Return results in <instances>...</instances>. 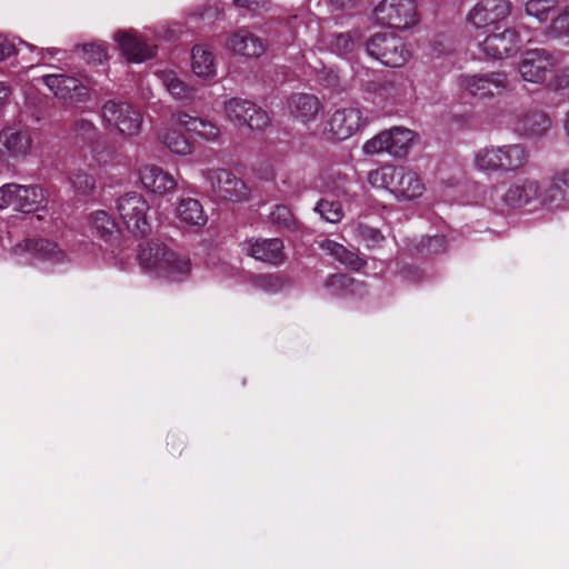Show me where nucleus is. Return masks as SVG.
<instances>
[{
    "mask_svg": "<svg viewBox=\"0 0 569 569\" xmlns=\"http://www.w3.org/2000/svg\"><path fill=\"white\" fill-rule=\"evenodd\" d=\"M562 198L563 193L558 183L541 184L539 181L530 178L515 181L502 196L507 207H529L531 211L550 209L553 206H558Z\"/></svg>",
    "mask_w": 569,
    "mask_h": 569,
    "instance_id": "obj_1",
    "label": "nucleus"
},
{
    "mask_svg": "<svg viewBox=\"0 0 569 569\" xmlns=\"http://www.w3.org/2000/svg\"><path fill=\"white\" fill-rule=\"evenodd\" d=\"M139 261L143 269L170 281H182L190 273L189 259L178 256L166 244L159 242L142 244Z\"/></svg>",
    "mask_w": 569,
    "mask_h": 569,
    "instance_id": "obj_2",
    "label": "nucleus"
},
{
    "mask_svg": "<svg viewBox=\"0 0 569 569\" xmlns=\"http://www.w3.org/2000/svg\"><path fill=\"white\" fill-rule=\"evenodd\" d=\"M367 179L373 188L387 189L406 200L419 198L426 190L419 174L403 166H383L369 171Z\"/></svg>",
    "mask_w": 569,
    "mask_h": 569,
    "instance_id": "obj_3",
    "label": "nucleus"
},
{
    "mask_svg": "<svg viewBox=\"0 0 569 569\" xmlns=\"http://www.w3.org/2000/svg\"><path fill=\"white\" fill-rule=\"evenodd\" d=\"M366 51L389 68H401L412 58L410 46L395 33L380 32L371 36L366 43Z\"/></svg>",
    "mask_w": 569,
    "mask_h": 569,
    "instance_id": "obj_4",
    "label": "nucleus"
},
{
    "mask_svg": "<svg viewBox=\"0 0 569 569\" xmlns=\"http://www.w3.org/2000/svg\"><path fill=\"white\" fill-rule=\"evenodd\" d=\"M416 139L415 131L405 127H393L367 140L362 151L369 156L385 152L393 158L402 159L408 156Z\"/></svg>",
    "mask_w": 569,
    "mask_h": 569,
    "instance_id": "obj_5",
    "label": "nucleus"
},
{
    "mask_svg": "<svg viewBox=\"0 0 569 569\" xmlns=\"http://www.w3.org/2000/svg\"><path fill=\"white\" fill-rule=\"evenodd\" d=\"M376 20L389 28L409 30L420 22L417 0H382L375 8Z\"/></svg>",
    "mask_w": 569,
    "mask_h": 569,
    "instance_id": "obj_6",
    "label": "nucleus"
},
{
    "mask_svg": "<svg viewBox=\"0 0 569 569\" xmlns=\"http://www.w3.org/2000/svg\"><path fill=\"white\" fill-rule=\"evenodd\" d=\"M116 208L129 232L143 236L150 231V206L141 193H124L117 200Z\"/></svg>",
    "mask_w": 569,
    "mask_h": 569,
    "instance_id": "obj_7",
    "label": "nucleus"
},
{
    "mask_svg": "<svg viewBox=\"0 0 569 569\" xmlns=\"http://www.w3.org/2000/svg\"><path fill=\"white\" fill-rule=\"evenodd\" d=\"M557 64L556 57L547 49L526 50L519 62L518 73L523 82L543 84Z\"/></svg>",
    "mask_w": 569,
    "mask_h": 569,
    "instance_id": "obj_8",
    "label": "nucleus"
},
{
    "mask_svg": "<svg viewBox=\"0 0 569 569\" xmlns=\"http://www.w3.org/2000/svg\"><path fill=\"white\" fill-rule=\"evenodd\" d=\"M512 10L511 0H478L467 12L466 23L475 30L487 29L508 19Z\"/></svg>",
    "mask_w": 569,
    "mask_h": 569,
    "instance_id": "obj_9",
    "label": "nucleus"
},
{
    "mask_svg": "<svg viewBox=\"0 0 569 569\" xmlns=\"http://www.w3.org/2000/svg\"><path fill=\"white\" fill-rule=\"evenodd\" d=\"M202 177L210 190L221 200L239 202L249 198L250 191L246 183L227 169L204 170Z\"/></svg>",
    "mask_w": 569,
    "mask_h": 569,
    "instance_id": "obj_10",
    "label": "nucleus"
},
{
    "mask_svg": "<svg viewBox=\"0 0 569 569\" xmlns=\"http://www.w3.org/2000/svg\"><path fill=\"white\" fill-rule=\"evenodd\" d=\"M102 118L108 126L129 138L138 136L142 127L141 112L127 102L107 101L102 107Z\"/></svg>",
    "mask_w": 569,
    "mask_h": 569,
    "instance_id": "obj_11",
    "label": "nucleus"
},
{
    "mask_svg": "<svg viewBox=\"0 0 569 569\" xmlns=\"http://www.w3.org/2000/svg\"><path fill=\"white\" fill-rule=\"evenodd\" d=\"M43 201V190L39 186L7 183L0 188V209L12 208L30 213L38 210Z\"/></svg>",
    "mask_w": 569,
    "mask_h": 569,
    "instance_id": "obj_12",
    "label": "nucleus"
},
{
    "mask_svg": "<svg viewBox=\"0 0 569 569\" xmlns=\"http://www.w3.org/2000/svg\"><path fill=\"white\" fill-rule=\"evenodd\" d=\"M365 123L362 111L358 107H339L328 118L322 132L330 140L343 141L357 133Z\"/></svg>",
    "mask_w": 569,
    "mask_h": 569,
    "instance_id": "obj_13",
    "label": "nucleus"
},
{
    "mask_svg": "<svg viewBox=\"0 0 569 569\" xmlns=\"http://www.w3.org/2000/svg\"><path fill=\"white\" fill-rule=\"evenodd\" d=\"M32 147V136L27 129L6 127L0 131V160L4 163L23 161Z\"/></svg>",
    "mask_w": 569,
    "mask_h": 569,
    "instance_id": "obj_14",
    "label": "nucleus"
},
{
    "mask_svg": "<svg viewBox=\"0 0 569 569\" xmlns=\"http://www.w3.org/2000/svg\"><path fill=\"white\" fill-rule=\"evenodd\" d=\"M459 86L472 96L492 97L500 94L508 88L509 79L503 71L462 74L459 78Z\"/></svg>",
    "mask_w": 569,
    "mask_h": 569,
    "instance_id": "obj_15",
    "label": "nucleus"
},
{
    "mask_svg": "<svg viewBox=\"0 0 569 569\" xmlns=\"http://www.w3.org/2000/svg\"><path fill=\"white\" fill-rule=\"evenodd\" d=\"M520 34L515 28L489 33L481 42L479 50L490 60H502L515 54L519 49Z\"/></svg>",
    "mask_w": 569,
    "mask_h": 569,
    "instance_id": "obj_16",
    "label": "nucleus"
},
{
    "mask_svg": "<svg viewBox=\"0 0 569 569\" xmlns=\"http://www.w3.org/2000/svg\"><path fill=\"white\" fill-rule=\"evenodd\" d=\"M42 81L54 97L66 102L74 104L89 99V89L78 78L70 74H46L42 77Z\"/></svg>",
    "mask_w": 569,
    "mask_h": 569,
    "instance_id": "obj_17",
    "label": "nucleus"
},
{
    "mask_svg": "<svg viewBox=\"0 0 569 569\" xmlns=\"http://www.w3.org/2000/svg\"><path fill=\"white\" fill-rule=\"evenodd\" d=\"M113 40L129 61L140 63L156 56V46L149 44L134 29L117 30Z\"/></svg>",
    "mask_w": 569,
    "mask_h": 569,
    "instance_id": "obj_18",
    "label": "nucleus"
},
{
    "mask_svg": "<svg viewBox=\"0 0 569 569\" xmlns=\"http://www.w3.org/2000/svg\"><path fill=\"white\" fill-rule=\"evenodd\" d=\"M226 49L243 58H260L266 53L268 42L247 29H239L228 37Z\"/></svg>",
    "mask_w": 569,
    "mask_h": 569,
    "instance_id": "obj_19",
    "label": "nucleus"
},
{
    "mask_svg": "<svg viewBox=\"0 0 569 569\" xmlns=\"http://www.w3.org/2000/svg\"><path fill=\"white\" fill-rule=\"evenodd\" d=\"M139 178L142 186L156 194L170 193L177 188V180L169 172L152 163L141 166Z\"/></svg>",
    "mask_w": 569,
    "mask_h": 569,
    "instance_id": "obj_20",
    "label": "nucleus"
},
{
    "mask_svg": "<svg viewBox=\"0 0 569 569\" xmlns=\"http://www.w3.org/2000/svg\"><path fill=\"white\" fill-rule=\"evenodd\" d=\"M290 114L302 126L310 129L311 124L317 120L322 108L320 100L309 93L293 94L288 102Z\"/></svg>",
    "mask_w": 569,
    "mask_h": 569,
    "instance_id": "obj_21",
    "label": "nucleus"
},
{
    "mask_svg": "<svg viewBox=\"0 0 569 569\" xmlns=\"http://www.w3.org/2000/svg\"><path fill=\"white\" fill-rule=\"evenodd\" d=\"M13 252L18 256L30 254L37 259L56 263L64 260L63 251L54 242L44 239H29L22 243H17Z\"/></svg>",
    "mask_w": 569,
    "mask_h": 569,
    "instance_id": "obj_22",
    "label": "nucleus"
},
{
    "mask_svg": "<svg viewBox=\"0 0 569 569\" xmlns=\"http://www.w3.org/2000/svg\"><path fill=\"white\" fill-rule=\"evenodd\" d=\"M247 251L254 259L272 264L280 263L284 258L283 242L279 238L249 241Z\"/></svg>",
    "mask_w": 569,
    "mask_h": 569,
    "instance_id": "obj_23",
    "label": "nucleus"
},
{
    "mask_svg": "<svg viewBox=\"0 0 569 569\" xmlns=\"http://www.w3.org/2000/svg\"><path fill=\"white\" fill-rule=\"evenodd\" d=\"M191 70L193 74L202 80L216 78L217 60L213 52L203 44H196L191 50Z\"/></svg>",
    "mask_w": 569,
    "mask_h": 569,
    "instance_id": "obj_24",
    "label": "nucleus"
},
{
    "mask_svg": "<svg viewBox=\"0 0 569 569\" xmlns=\"http://www.w3.org/2000/svg\"><path fill=\"white\" fill-rule=\"evenodd\" d=\"M530 151L522 143L500 144L501 172H517L529 162Z\"/></svg>",
    "mask_w": 569,
    "mask_h": 569,
    "instance_id": "obj_25",
    "label": "nucleus"
},
{
    "mask_svg": "<svg viewBox=\"0 0 569 569\" xmlns=\"http://www.w3.org/2000/svg\"><path fill=\"white\" fill-rule=\"evenodd\" d=\"M156 76L174 99L190 101L194 98V88L182 81L173 69L168 67L159 68L156 71Z\"/></svg>",
    "mask_w": 569,
    "mask_h": 569,
    "instance_id": "obj_26",
    "label": "nucleus"
},
{
    "mask_svg": "<svg viewBox=\"0 0 569 569\" xmlns=\"http://www.w3.org/2000/svg\"><path fill=\"white\" fill-rule=\"evenodd\" d=\"M550 126L551 122L547 114L539 111H530L518 120L517 130L525 137L538 138L546 134Z\"/></svg>",
    "mask_w": 569,
    "mask_h": 569,
    "instance_id": "obj_27",
    "label": "nucleus"
},
{
    "mask_svg": "<svg viewBox=\"0 0 569 569\" xmlns=\"http://www.w3.org/2000/svg\"><path fill=\"white\" fill-rule=\"evenodd\" d=\"M472 166L485 173L501 172L500 144H487L477 149L472 156Z\"/></svg>",
    "mask_w": 569,
    "mask_h": 569,
    "instance_id": "obj_28",
    "label": "nucleus"
},
{
    "mask_svg": "<svg viewBox=\"0 0 569 569\" xmlns=\"http://www.w3.org/2000/svg\"><path fill=\"white\" fill-rule=\"evenodd\" d=\"M90 229L93 234L106 242H112L119 238V228L114 219L104 210H98L90 214Z\"/></svg>",
    "mask_w": 569,
    "mask_h": 569,
    "instance_id": "obj_29",
    "label": "nucleus"
},
{
    "mask_svg": "<svg viewBox=\"0 0 569 569\" xmlns=\"http://www.w3.org/2000/svg\"><path fill=\"white\" fill-rule=\"evenodd\" d=\"M176 212L180 222L187 226L202 227L208 220L202 204L192 198L181 199Z\"/></svg>",
    "mask_w": 569,
    "mask_h": 569,
    "instance_id": "obj_30",
    "label": "nucleus"
},
{
    "mask_svg": "<svg viewBox=\"0 0 569 569\" xmlns=\"http://www.w3.org/2000/svg\"><path fill=\"white\" fill-rule=\"evenodd\" d=\"M319 246L322 250L327 251L335 259L351 270H360L366 264L363 258L359 257L356 252L349 251L342 244L333 240L325 239L319 243Z\"/></svg>",
    "mask_w": 569,
    "mask_h": 569,
    "instance_id": "obj_31",
    "label": "nucleus"
},
{
    "mask_svg": "<svg viewBox=\"0 0 569 569\" xmlns=\"http://www.w3.org/2000/svg\"><path fill=\"white\" fill-rule=\"evenodd\" d=\"M362 33L353 29L343 33H335L329 36V46L332 52L338 56H347L355 51L360 44Z\"/></svg>",
    "mask_w": 569,
    "mask_h": 569,
    "instance_id": "obj_32",
    "label": "nucleus"
},
{
    "mask_svg": "<svg viewBox=\"0 0 569 569\" xmlns=\"http://www.w3.org/2000/svg\"><path fill=\"white\" fill-rule=\"evenodd\" d=\"M159 140L172 153L188 156L193 151V144L179 131L166 129L159 133Z\"/></svg>",
    "mask_w": 569,
    "mask_h": 569,
    "instance_id": "obj_33",
    "label": "nucleus"
},
{
    "mask_svg": "<svg viewBox=\"0 0 569 569\" xmlns=\"http://www.w3.org/2000/svg\"><path fill=\"white\" fill-rule=\"evenodd\" d=\"M558 2L559 0H526L523 8L527 16L537 19L539 22H547Z\"/></svg>",
    "mask_w": 569,
    "mask_h": 569,
    "instance_id": "obj_34",
    "label": "nucleus"
},
{
    "mask_svg": "<svg viewBox=\"0 0 569 569\" xmlns=\"http://www.w3.org/2000/svg\"><path fill=\"white\" fill-rule=\"evenodd\" d=\"M77 52L89 64H100L108 59L107 46L101 41L81 44Z\"/></svg>",
    "mask_w": 569,
    "mask_h": 569,
    "instance_id": "obj_35",
    "label": "nucleus"
},
{
    "mask_svg": "<svg viewBox=\"0 0 569 569\" xmlns=\"http://www.w3.org/2000/svg\"><path fill=\"white\" fill-rule=\"evenodd\" d=\"M250 101L232 98L224 103L226 117L233 123L243 124L246 112L249 111Z\"/></svg>",
    "mask_w": 569,
    "mask_h": 569,
    "instance_id": "obj_36",
    "label": "nucleus"
},
{
    "mask_svg": "<svg viewBox=\"0 0 569 569\" xmlns=\"http://www.w3.org/2000/svg\"><path fill=\"white\" fill-rule=\"evenodd\" d=\"M69 180L74 190L80 194H89L96 188L94 178L82 169L72 171Z\"/></svg>",
    "mask_w": 569,
    "mask_h": 569,
    "instance_id": "obj_37",
    "label": "nucleus"
},
{
    "mask_svg": "<svg viewBox=\"0 0 569 569\" xmlns=\"http://www.w3.org/2000/svg\"><path fill=\"white\" fill-rule=\"evenodd\" d=\"M549 32L558 38H569V3L550 20Z\"/></svg>",
    "mask_w": 569,
    "mask_h": 569,
    "instance_id": "obj_38",
    "label": "nucleus"
},
{
    "mask_svg": "<svg viewBox=\"0 0 569 569\" xmlns=\"http://www.w3.org/2000/svg\"><path fill=\"white\" fill-rule=\"evenodd\" d=\"M250 117H246L243 124L252 130H263L270 124L269 114L259 106L250 101Z\"/></svg>",
    "mask_w": 569,
    "mask_h": 569,
    "instance_id": "obj_39",
    "label": "nucleus"
},
{
    "mask_svg": "<svg viewBox=\"0 0 569 569\" xmlns=\"http://www.w3.org/2000/svg\"><path fill=\"white\" fill-rule=\"evenodd\" d=\"M316 211L328 222L337 223L343 217L342 207L339 202L320 200L316 206Z\"/></svg>",
    "mask_w": 569,
    "mask_h": 569,
    "instance_id": "obj_40",
    "label": "nucleus"
},
{
    "mask_svg": "<svg viewBox=\"0 0 569 569\" xmlns=\"http://www.w3.org/2000/svg\"><path fill=\"white\" fill-rule=\"evenodd\" d=\"M271 221L284 229H293L296 227V219L287 206L278 204L270 213Z\"/></svg>",
    "mask_w": 569,
    "mask_h": 569,
    "instance_id": "obj_41",
    "label": "nucleus"
},
{
    "mask_svg": "<svg viewBox=\"0 0 569 569\" xmlns=\"http://www.w3.org/2000/svg\"><path fill=\"white\" fill-rule=\"evenodd\" d=\"M177 123L188 132L198 133L206 124L207 119L192 117L186 112H179L174 116Z\"/></svg>",
    "mask_w": 569,
    "mask_h": 569,
    "instance_id": "obj_42",
    "label": "nucleus"
},
{
    "mask_svg": "<svg viewBox=\"0 0 569 569\" xmlns=\"http://www.w3.org/2000/svg\"><path fill=\"white\" fill-rule=\"evenodd\" d=\"M76 133L84 140L93 141L98 137L96 126L86 119H79L74 123Z\"/></svg>",
    "mask_w": 569,
    "mask_h": 569,
    "instance_id": "obj_43",
    "label": "nucleus"
},
{
    "mask_svg": "<svg viewBox=\"0 0 569 569\" xmlns=\"http://www.w3.org/2000/svg\"><path fill=\"white\" fill-rule=\"evenodd\" d=\"M253 283L257 288L267 292H274L281 287L280 280L271 274L258 276Z\"/></svg>",
    "mask_w": 569,
    "mask_h": 569,
    "instance_id": "obj_44",
    "label": "nucleus"
},
{
    "mask_svg": "<svg viewBox=\"0 0 569 569\" xmlns=\"http://www.w3.org/2000/svg\"><path fill=\"white\" fill-rule=\"evenodd\" d=\"M360 234L372 247L380 244L385 239L378 229L370 227H361Z\"/></svg>",
    "mask_w": 569,
    "mask_h": 569,
    "instance_id": "obj_45",
    "label": "nucleus"
},
{
    "mask_svg": "<svg viewBox=\"0 0 569 569\" xmlns=\"http://www.w3.org/2000/svg\"><path fill=\"white\" fill-rule=\"evenodd\" d=\"M196 134L204 140L216 141L220 137V129L218 126L207 120L206 124H202V129Z\"/></svg>",
    "mask_w": 569,
    "mask_h": 569,
    "instance_id": "obj_46",
    "label": "nucleus"
},
{
    "mask_svg": "<svg viewBox=\"0 0 569 569\" xmlns=\"http://www.w3.org/2000/svg\"><path fill=\"white\" fill-rule=\"evenodd\" d=\"M446 240L442 236H435L428 238V243L426 244V254L432 256L437 254L445 250Z\"/></svg>",
    "mask_w": 569,
    "mask_h": 569,
    "instance_id": "obj_47",
    "label": "nucleus"
},
{
    "mask_svg": "<svg viewBox=\"0 0 569 569\" xmlns=\"http://www.w3.org/2000/svg\"><path fill=\"white\" fill-rule=\"evenodd\" d=\"M232 3L237 9L256 12L264 7L266 0H233Z\"/></svg>",
    "mask_w": 569,
    "mask_h": 569,
    "instance_id": "obj_48",
    "label": "nucleus"
},
{
    "mask_svg": "<svg viewBox=\"0 0 569 569\" xmlns=\"http://www.w3.org/2000/svg\"><path fill=\"white\" fill-rule=\"evenodd\" d=\"M331 11H345L353 9L358 0H325Z\"/></svg>",
    "mask_w": 569,
    "mask_h": 569,
    "instance_id": "obj_49",
    "label": "nucleus"
},
{
    "mask_svg": "<svg viewBox=\"0 0 569 569\" xmlns=\"http://www.w3.org/2000/svg\"><path fill=\"white\" fill-rule=\"evenodd\" d=\"M553 86L559 89L569 88V68H561L557 71Z\"/></svg>",
    "mask_w": 569,
    "mask_h": 569,
    "instance_id": "obj_50",
    "label": "nucleus"
},
{
    "mask_svg": "<svg viewBox=\"0 0 569 569\" xmlns=\"http://www.w3.org/2000/svg\"><path fill=\"white\" fill-rule=\"evenodd\" d=\"M352 284H353V279H351L350 277H348L346 274H333L330 277V279L327 282V286L338 287V288L350 287Z\"/></svg>",
    "mask_w": 569,
    "mask_h": 569,
    "instance_id": "obj_51",
    "label": "nucleus"
},
{
    "mask_svg": "<svg viewBox=\"0 0 569 569\" xmlns=\"http://www.w3.org/2000/svg\"><path fill=\"white\" fill-rule=\"evenodd\" d=\"M16 52V47L13 43L6 39L0 38V61L11 57Z\"/></svg>",
    "mask_w": 569,
    "mask_h": 569,
    "instance_id": "obj_52",
    "label": "nucleus"
},
{
    "mask_svg": "<svg viewBox=\"0 0 569 569\" xmlns=\"http://www.w3.org/2000/svg\"><path fill=\"white\" fill-rule=\"evenodd\" d=\"M563 128H565L566 133L569 137V111L566 114L565 122H563Z\"/></svg>",
    "mask_w": 569,
    "mask_h": 569,
    "instance_id": "obj_53",
    "label": "nucleus"
},
{
    "mask_svg": "<svg viewBox=\"0 0 569 569\" xmlns=\"http://www.w3.org/2000/svg\"><path fill=\"white\" fill-rule=\"evenodd\" d=\"M22 44L26 46L27 48H30V49L33 48L32 46L27 44V43H22Z\"/></svg>",
    "mask_w": 569,
    "mask_h": 569,
    "instance_id": "obj_54",
    "label": "nucleus"
},
{
    "mask_svg": "<svg viewBox=\"0 0 569 569\" xmlns=\"http://www.w3.org/2000/svg\"><path fill=\"white\" fill-rule=\"evenodd\" d=\"M251 111L246 112V117H250Z\"/></svg>",
    "mask_w": 569,
    "mask_h": 569,
    "instance_id": "obj_55",
    "label": "nucleus"
}]
</instances>
